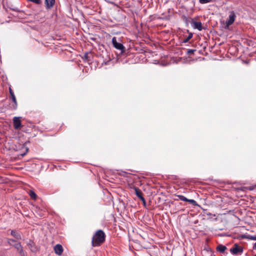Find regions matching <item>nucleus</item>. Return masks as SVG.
<instances>
[{"instance_id": "5", "label": "nucleus", "mask_w": 256, "mask_h": 256, "mask_svg": "<svg viewBox=\"0 0 256 256\" xmlns=\"http://www.w3.org/2000/svg\"><path fill=\"white\" fill-rule=\"evenodd\" d=\"M9 92L10 95V98L12 100V101L14 103V104L12 105V108L15 110L17 108V102L16 100V98L15 96V95L14 94V92L11 88H9Z\"/></svg>"}, {"instance_id": "13", "label": "nucleus", "mask_w": 256, "mask_h": 256, "mask_svg": "<svg viewBox=\"0 0 256 256\" xmlns=\"http://www.w3.org/2000/svg\"><path fill=\"white\" fill-rule=\"evenodd\" d=\"M130 188L134 190L135 194L138 198H139L140 196L142 194V190H140L138 188L134 186Z\"/></svg>"}, {"instance_id": "32", "label": "nucleus", "mask_w": 256, "mask_h": 256, "mask_svg": "<svg viewBox=\"0 0 256 256\" xmlns=\"http://www.w3.org/2000/svg\"><path fill=\"white\" fill-rule=\"evenodd\" d=\"M25 154H26V153H24L23 154H22V156H24Z\"/></svg>"}, {"instance_id": "17", "label": "nucleus", "mask_w": 256, "mask_h": 256, "mask_svg": "<svg viewBox=\"0 0 256 256\" xmlns=\"http://www.w3.org/2000/svg\"><path fill=\"white\" fill-rule=\"evenodd\" d=\"M192 36H193V34L192 33H190L188 36L183 40V42H184V43L188 42L189 41V40L192 38Z\"/></svg>"}, {"instance_id": "15", "label": "nucleus", "mask_w": 256, "mask_h": 256, "mask_svg": "<svg viewBox=\"0 0 256 256\" xmlns=\"http://www.w3.org/2000/svg\"><path fill=\"white\" fill-rule=\"evenodd\" d=\"M29 194L30 198L33 200H36L37 198V196L36 194L33 190H30L29 192Z\"/></svg>"}, {"instance_id": "33", "label": "nucleus", "mask_w": 256, "mask_h": 256, "mask_svg": "<svg viewBox=\"0 0 256 256\" xmlns=\"http://www.w3.org/2000/svg\"><path fill=\"white\" fill-rule=\"evenodd\" d=\"M254 256H256V254H255Z\"/></svg>"}, {"instance_id": "20", "label": "nucleus", "mask_w": 256, "mask_h": 256, "mask_svg": "<svg viewBox=\"0 0 256 256\" xmlns=\"http://www.w3.org/2000/svg\"><path fill=\"white\" fill-rule=\"evenodd\" d=\"M7 240H8V242L10 246H12L14 245L12 244V242L16 243V240H14V239L8 238Z\"/></svg>"}, {"instance_id": "8", "label": "nucleus", "mask_w": 256, "mask_h": 256, "mask_svg": "<svg viewBox=\"0 0 256 256\" xmlns=\"http://www.w3.org/2000/svg\"><path fill=\"white\" fill-rule=\"evenodd\" d=\"M54 249L55 253L58 256H60L62 254L64 251L63 248L62 246L60 244H56L54 246Z\"/></svg>"}, {"instance_id": "30", "label": "nucleus", "mask_w": 256, "mask_h": 256, "mask_svg": "<svg viewBox=\"0 0 256 256\" xmlns=\"http://www.w3.org/2000/svg\"><path fill=\"white\" fill-rule=\"evenodd\" d=\"M141 200L142 201V202H145L146 200H145V198H143V199H142V200Z\"/></svg>"}, {"instance_id": "25", "label": "nucleus", "mask_w": 256, "mask_h": 256, "mask_svg": "<svg viewBox=\"0 0 256 256\" xmlns=\"http://www.w3.org/2000/svg\"><path fill=\"white\" fill-rule=\"evenodd\" d=\"M18 252L21 256H25V252L22 248L19 250Z\"/></svg>"}, {"instance_id": "4", "label": "nucleus", "mask_w": 256, "mask_h": 256, "mask_svg": "<svg viewBox=\"0 0 256 256\" xmlns=\"http://www.w3.org/2000/svg\"><path fill=\"white\" fill-rule=\"evenodd\" d=\"M14 127L15 130H19L22 127L20 117L15 116L13 118Z\"/></svg>"}, {"instance_id": "7", "label": "nucleus", "mask_w": 256, "mask_h": 256, "mask_svg": "<svg viewBox=\"0 0 256 256\" xmlns=\"http://www.w3.org/2000/svg\"><path fill=\"white\" fill-rule=\"evenodd\" d=\"M56 2L55 0H44V4L46 10L52 8Z\"/></svg>"}, {"instance_id": "29", "label": "nucleus", "mask_w": 256, "mask_h": 256, "mask_svg": "<svg viewBox=\"0 0 256 256\" xmlns=\"http://www.w3.org/2000/svg\"><path fill=\"white\" fill-rule=\"evenodd\" d=\"M142 204L145 206L146 205V200H145V202H142Z\"/></svg>"}, {"instance_id": "22", "label": "nucleus", "mask_w": 256, "mask_h": 256, "mask_svg": "<svg viewBox=\"0 0 256 256\" xmlns=\"http://www.w3.org/2000/svg\"><path fill=\"white\" fill-rule=\"evenodd\" d=\"M199 2L200 4H204L210 2H212V0H199Z\"/></svg>"}, {"instance_id": "12", "label": "nucleus", "mask_w": 256, "mask_h": 256, "mask_svg": "<svg viewBox=\"0 0 256 256\" xmlns=\"http://www.w3.org/2000/svg\"><path fill=\"white\" fill-rule=\"evenodd\" d=\"M227 248L222 244H218L216 247V250L220 253H224Z\"/></svg>"}, {"instance_id": "21", "label": "nucleus", "mask_w": 256, "mask_h": 256, "mask_svg": "<svg viewBox=\"0 0 256 256\" xmlns=\"http://www.w3.org/2000/svg\"><path fill=\"white\" fill-rule=\"evenodd\" d=\"M188 202H190L194 206H196L198 204L196 201L194 200L188 199Z\"/></svg>"}, {"instance_id": "11", "label": "nucleus", "mask_w": 256, "mask_h": 256, "mask_svg": "<svg viewBox=\"0 0 256 256\" xmlns=\"http://www.w3.org/2000/svg\"><path fill=\"white\" fill-rule=\"evenodd\" d=\"M10 234L15 238L16 239L20 240L22 239V236L20 232H18L16 230H11Z\"/></svg>"}, {"instance_id": "2", "label": "nucleus", "mask_w": 256, "mask_h": 256, "mask_svg": "<svg viewBox=\"0 0 256 256\" xmlns=\"http://www.w3.org/2000/svg\"><path fill=\"white\" fill-rule=\"evenodd\" d=\"M120 39H118V40H117L116 38L114 36L112 38V44L115 48L120 50V53L122 54L125 51V47L120 42Z\"/></svg>"}, {"instance_id": "16", "label": "nucleus", "mask_w": 256, "mask_h": 256, "mask_svg": "<svg viewBox=\"0 0 256 256\" xmlns=\"http://www.w3.org/2000/svg\"><path fill=\"white\" fill-rule=\"evenodd\" d=\"M12 246L14 247V248H16L18 251L22 248V246L20 242L15 243Z\"/></svg>"}, {"instance_id": "31", "label": "nucleus", "mask_w": 256, "mask_h": 256, "mask_svg": "<svg viewBox=\"0 0 256 256\" xmlns=\"http://www.w3.org/2000/svg\"><path fill=\"white\" fill-rule=\"evenodd\" d=\"M28 148H26V152H28Z\"/></svg>"}, {"instance_id": "26", "label": "nucleus", "mask_w": 256, "mask_h": 256, "mask_svg": "<svg viewBox=\"0 0 256 256\" xmlns=\"http://www.w3.org/2000/svg\"><path fill=\"white\" fill-rule=\"evenodd\" d=\"M140 200H142L143 198H144V197L143 196L142 194V196H140L139 198H138Z\"/></svg>"}, {"instance_id": "10", "label": "nucleus", "mask_w": 256, "mask_h": 256, "mask_svg": "<svg viewBox=\"0 0 256 256\" xmlns=\"http://www.w3.org/2000/svg\"><path fill=\"white\" fill-rule=\"evenodd\" d=\"M192 25L194 28L198 29L199 30H202V29L201 22L192 21Z\"/></svg>"}, {"instance_id": "24", "label": "nucleus", "mask_w": 256, "mask_h": 256, "mask_svg": "<svg viewBox=\"0 0 256 256\" xmlns=\"http://www.w3.org/2000/svg\"><path fill=\"white\" fill-rule=\"evenodd\" d=\"M248 238L251 240H256V236H248Z\"/></svg>"}, {"instance_id": "3", "label": "nucleus", "mask_w": 256, "mask_h": 256, "mask_svg": "<svg viewBox=\"0 0 256 256\" xmlns=\"http://www.w3.org/2000/svg\"><path fill=\"white\" fill-rule=\"evenodd\" d=\"M242 252L243 248L237 244H234V246L230 249V252L234 255H236L239 253H242Z\"/></svg>"}, {"instance_id": "14", "label": "nucleus", "mask_w": 256, "mask_h": 256, "mask_svg": "<svg viewBox=\"0 0 256 256\" xmlns=\"http://www.w3.org/2000/svg\"><path fill=\"white\" fill-rule=\"evenodd\" d=\"M91 55H92L91 54L86 52L84 54L82 58L84 60H86L88 62H90L91 60H90V56Z\"/></svg>"}, {"instance_id": "9", "label": "nucleus", "mask_w": 256, "mask_h": 256, "mask_svg": "<svg viewBox=\"0 0 256 256\" xmlns=\"http://www.w3.org/2000/svg\"><path fill=\"white\" fill-rule=\"evenodd\" d=\"M27 244L32 252H36L38 251V248L36 246L32 240H30Z\"/></svg>"}, {"instance_id": "6", "label": "nucleus", "mask_w": 256, "mask_h": 256, "mask_svg": "<svg viewBox=\"0 0 256 256\" xmlns=\"http://www.w3.org/2000/svg\"><path fill=\"white\" fill-rule=\"evenodd\" d=\"M236 18V16L234 12L232 11L230 12V15L229 16L228 20L226 22L227 27H228L229 26L232 24L234 22L235 18Z\"/></svg>"}, {"instance_id": "18", "label": "nucleus", "mask_w": 256, "mask_h": 256, "mask_svg": "<svg viewBox=\"0 0 256 256\" xmlns=\"http://www.w3.org/2000/svg\"><path fill=\"white\" fill-rule=\"evenodd\" d=\"M176 196L178 198V199L180 200H181L184 201V202H188V198H186L184 196H182V195H177Z\"/></svg>"}, {"instance_id": "28", "label": "nucleus", "mask_w": 256, "mask_h": 256, "mask_svg": "<svg viewBox=\"0 0 256 256\" xmlns=\"http://www.w3.org/2000/svg\"><path fill=\"white\" fill-rule=\"evenodd\" d=\"M12 10L14 11H16V12H18V8H12Z\"/></svg>"}, {"instance_id": "19", "label": "nucleus", "mask_w": 256, "mask_h": 256, "mask_svg": "<svg viewBox=\"0 0 256 256\" xmlns=\"http://www.w3.org/2000/svg\"><path fill=\"white\" fill-rule=\"evenodd\" d=\"M28 2H32L36 4H40L42 2V0H26Z\"/></svg>"}, {"instance_id": "23", "label": "nucleus", "mask_w": 256, "mask_h": 256, "mask_svg": "<svg viewBox=\"0 0 256 256\" xmlns=\"http://www.w3.org/2000/svg\"><path fill=\"white\" fill-rule=\"evenodd\" d=\"M196 51V50L188 49L187 50V54L189 55L193 54L194 52Z\"/></svg>"}, {"instance_id": "27", "label": "nucleus", "mask_w": 256, "mask_h": 256, "mask_svg": "<svg viewBox=\"0 0 256 256\" xmlns=\"http://www.w3.org/2000/svg\"><path fill=\"white\" fill-rule=\"evenodd\" d=\"M253 249H256V242L254 243V244L253 246Z\"/></svg>"}, {"instance_id": "1", "label": "nucleus", "mask_w": 256, "mask_h": 256, "mask_svg": "<svg viewBox=\"0 0 256 256\" xmlns=\"http://www.w3.org/2000/svg\"><path fill=\"white\" fill-rule=\"evenodd\" d=\"M106 234L103 230H99L94 234L92 238V246H100L105 241Z\"/></svg>"}]
</instances>
